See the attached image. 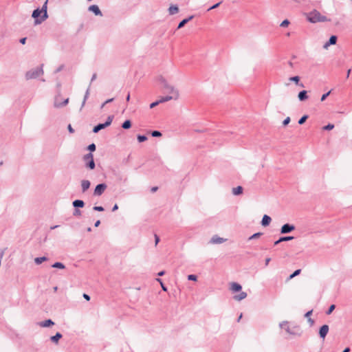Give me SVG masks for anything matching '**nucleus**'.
<instances>
[{"label":"nucleus","mask_w":352,"mask_h":352,"mask_svg":"<svg viewBox=\"0 0 352 352\" xmlns=\"http://www.w3.org/2000/svg\"><path fill=\"white\" fill-rule=\"evenodd\" d=\"M47 1L48 0L45 1L41 9L36 8L33 11L32 16V18L34 19V25H39L48 18V14L47 12Z\"/></svg>","instance_id":"obj_1"},{"label":"nucleus","mask_w":352,"mask_h":352,"mask_svg":"<svg viewBox=\"0 0 352 352\" xmlns=\"http://www.w3.org/2000/svg\"><path fill=\"white\" fill-rule=\"evenodd\" d=\"M307 19L311 23H316L318 22H326L329 21L330 19L327 16L322 15L318 10H314L306 14Z\"/></svg>","instance_id":"obj_2"},{"label":"nucleus","mask_w":352,"mask_h":352,"mask_svg":"<svg viewBox=\"0 0 352 352\" xmlns=\"http://www.w3.org/2000/svg\"><path fill=\"white\" fill-rule=\"evenodd\" d=\"M43 65L42 64L40 67L32 69L25 73V78L26 80L35 79L38 78L39 76L43 74Z\"/></svg>","instance_id":"obj_3"},{"label":"nucleus","mask_w":352,"mask_h":352,"mask_svg":"<svg viewBox=\"0 0 352 352\" xmlns=\"http://www.w3.org/2000/svg\"><path fill=\"white\" fill-rule=\"evenodd\" d=\"M83 161L85 162V167L90 170H94L96 167L94 155L89 153L83 156Z\"/></svg>","instance_id":"obj_4"},{"label":"nucleus","mask_w":352,"mask_h":352,"mask_svg":"<svg viewBox=\"0 0 352 352\" xmlns=\"http://www.w3.org/2000/svg\"><path fill=\"white\" fill-rule=\"evenodd\" d=\"M113 116H108L106 122L104 123H100L97 125H96L94 129H93V132L94 133H98L100 130L102 129H105L106 127L109 126V125H111L112 121H113Z\"/></svg>","instance_id":"obj_5"},{"label":"nucleus","mask_w":352,"mask_h":352,"mask_svg":"<svg viewBox=\"0 0 352 352\" xmlns=\"http://www.w3.org/2000/svg\"><path fill=\"white\" fill-rule=\"evenodd\" d=\"M107 186L104 183L98 184L94 189V195L100 196L101 195H102L104 193V192L107 189Z\"/></svg>","instance_id":"obj_6"},{"label":"nucleus","mask_w":352,"mask_h":352,"mask_svg":"<svg viewBox=\"0 0 352 352\" xmlns=\"http://www.w3.org/2000/svg\"><path fill=\"white\" fill-rule=\"evenodd\" d=\"M295 226L292 224L285 223L280 228V234H288L295 230Z\"/></svg>","instance_id":"obj_7"},{"label":"nucleus","mask_w":352,"mask_h":352,"mask_svg":"<svg viewBox=\"0 0 352 352\" xmlns=\"http://www.w3.org/2000/svg\"><path fill=\"white\" fill-rule=\"evenodd\" d=\"M329 328L327 324L322 325L319 329V336L322 339H324L329 332Z\"/></svg>","instance_id":"obj_8"},{"label":"nucleus","mask_w":352,"mask_h":352,"mask_svg":"<svg viewBox=\"0 0 352 352\" xmlns=\"http://www.w3.org/2000/svg\"><path fill=\"white\" fill-rule=\"evenodd\" d=\"M89 11L92 12L96 16H102V12L97 5H91L88 8Z\"/></svg>","instance_id":"obj_9"},{"label":"nucleus","mask_w":352,"mask_h":352,"mask_svg":"<svg viewBox=\"0 0 352 352\" xmlns=\"http://www.w3.org/2000/svg\"><path fill=\"white\" fill-rule=\"evenodd\" d=\"M338 38L335 35H332L330 36L329 41L324 43L323 45V47L325 49H327L329 46L331 45H335L337 42Z\"/></svg>","instance_id":"obj_10"},{"label":"nucleus","mask_w":352,"mask_h":352,"mask_svg":"<svg viewBox=\"0 0 352 352\" xmlns=\"http://www.w3.org/2000/svg\"><path fill=\"white\" fill-rule=\"evenodd\" d=\"M164 88L170 93H174L175 95V99L178 96V92L175 91L174 87L168 85L167 82L165 80H162Z\"/></svg>","instance_id":"obj_11"},{"label":"nucleus","mask_w":352,"mask_h":352,"mask_svg":"<svg viewBox=\"0 0 352 352\" xmlns=\"http://www.w3.org/2000/svg\"><path fill=\"white\" fill-rule=\"evenodd\" d=\"M164 88L170 93H174L175 95V99L178 96V92L175 91L174 87L168 85L167 82L165 80H162Z\"/></svg>","instance_id":"obj_12"},{"label":"nucleus","mask_w":352,"mask_h":352,"mask_svg":"<svg viewBox=\"0 0 352 352\" xmlns=\"http://www.w3.org/2000/svg\"><path fill=\"white\" fill-rule=\"evenodd\" d=\"M226 241V239L221 238L217 235H214L211 239L210 243L213 244H221Z\"/></svg>","instance_id":"obj_13"},{"label":"nucleus","mask_w":352,"mask_h":352,"mask_svg":"<svg viewBox=\"0 0 352 352\" xmlns=\"http://www.w3.org/2000/svg\"><path fill=\"white\" fill-rule=\"evenodd\" d=\"M68 102H69V98H66L65 100H64L63 101V102H58V97L57 96L55 98L54 107H56V108H60V107H64V106L67 105Z\"/></svg>","instance_id":"obj_14"},{"label":"nucleus","mask_w":352,"mask_h":352,"mask_svg":"<svg viewBox=\"0 0 352 352\" xmlns=\"http://www.w3.org/2000/svg\"><path fill=\"white\" fill-rule=\"evenodd\" d=\"M91 183L89 180L83 179L81 181L82 192H86L90 187Z\"/></svg>","instance_id":"obj_15"},{"label":"nucleus","mask_w":352,"mask_h":352,"mask_svg":"<svg viewBox=\"0 0 352 352\" xmlns=\"http://www.w3.org/2000/svg\"><path fill=\"white\" fill-rule=\"evenodd\" d=\"M294 239V237L292 236H281L277 241H276L274 242V245H277L278 244H279L281 242L291 241Z\"/></svg>","instance_id":"obj_16"},{"label":"nucleus","mask_w":352,"mask_h":352,"mask_svg":"<svg viewBox=\"0 0 352 352\" xmlns=\"http://www.w3.org/2000/svg\"><path fill=\"white\" fill-rule=\"evenodd\" d=\"M54 324V322L51 319H47L38 323V325L41 327H49Z\"/></svg>","instance_id":"obj_17"},{"label":"nucleus","mask_w":352,"mask_h":352,"mask_svg":"<svg viewBox=\"0 0 352 352\" xmlns=\"http://www.w3.org/2000/svg\"><path fill=\"white\" fill-rule=\"evenodd\" d=\"M280 327L285 329V330L289 334L294 335V332L291 331L289 327L288 326V322L287 321H283L280 323Z\"/></svg>","instance_id":"obj_18"},{"label":"nucleus","mask_w":352,"mask_h":352,"mask_svg":"<svg viewBox=\"0 0 352 352\" xmlns=\"http://www.w3.org/2000/svg\"><path fill=\"white\" fill-rule=\"evenodd\" d=\"M271 221L272 219L270 216L264 214L261 220V225L264 227H266L270 225Z\"/></svg>","instance_id":"obj_19"},{"label":"nucleus","mask_w":352,"mask_h":352,"mask_svg":"<svg viewBox=\"0 0 352 352\" xmlns=\"http://www.w3.org/2000/svg\"><path fill=\"white\" fill-rule=\"evenodd\" d=\"M241 289H242V287L239 283H234V282L231 283L230 289L233 292H241Z\"/></svg>","instance_id":"obj_20"},{"label":"nucleus","mask_w":352,"mask_h":352,"mask_svg":"<svg viewBox=\"0 0 352 352\" xmlns=\"http://www.w3.org/2000/svg\"><path fill=\"white\" fill-rule=\"evenodd\" d=\"M72 205L75 208H83L84 206H85V202L82 201V200H80V199H76L73 201L72 203Z\"/></svg>","instance_id":"obj_21"},{"label":"nucleus","mask_w":352,"mask_h":352,"mask_svg":"<svg viewBox=\"0 0 352 352\" xmlns=\"http://www.w3.org/2000/svg\"><path fill=\"white\" fill-rule=\"evenodd\" d=\"M298 98L300 101H304L308 98L307 91L302 90L298 93Z\"/></svg>","instance_id":"obj_22"},{"label":"nucleus","mask_w":352,"mask_h":352,"mask_svg":"<svg viewBox=\"0 0 352 352\" xmlns=\"http://www.w3.org/2000/svg\"><path fill=\"white\" fill-rule=\"evenodd\" d=\"M193 17H194V16L192 15V16H190L189 17L181 21L177 26V29H180V28H183L188 21L192 20L193 19Z\"/></svg>","instance_id":"obj_23"},{"label":"nucleus","mask_w":352,"mask_h":352,"mask_svg":"<svg viewBox=\"0 0 352 352\" xmlns=\"http://www.w3.org/2000/svg\"><path fill=\"white\" fill-rule=\"evenodd\" d=\"M247 297V293L245 292H241L239 295L234 296V299L240 301Z\"/></svg>","instance_id":"obj_24"},{"label":"nucleus","mask_w":352,"mask_h":352,"mask_svg":"<svg viewBox=\"0 0 352 352\" xmlns=\"http://www.w3.org/2000/svg\"><path fill=\"white\" fill-rule=\"evenodd\" d=\"M63 337L62 334L59 332H57L54 336L50 338L52 342L54 343H57L58 340Z\"/></svg>","instance_id":"obj_25"},{"label":"nucleus","mask_w":352,"mask_h":352,"mask_svg":"<svg viewBox=\"0 0 352 352\" xmlns=\"http://www.w3.org/2000/svg\"><path fill=\"white\" fill-rule=\"evenodd\" d=\"M168 12L170 15L177 14L179 12V8L175 5H172L168 8Z\"/></svg>","instance_id":"obj_26"},{"label":"nucleus","mask_w":352,"mask_h":352,"mask_svg":"<svg viewBox=\"0 0 352 352\" xmlns=\"http://www.w3.org/2000/svg\"><path fill=\"white\" fill-rule=\"evenodd\" d=\"M243 188L241 186H239L236 188H232V194L234 195H239L243 193Z\"/></svg>","instance_id":"obj_27"},{"label":"nucleus","mask_w":352,"mask_h":352,"mask_svg":"<svg viewBox=\"0 0 352 352\" xmlns=\"http://www.w3.org/2000/svg\"><path fill=\"white\" fill-rule=\"evenodd\" d=\"M48 258L46 256L36 257L34 258V262L36 265L41 264L43 261H47Z\"/></svg>","instance_id":"obj_28"},{"label":"nucleus","mask_w":352,"mask_h":352,"mask_svg":"<svg viewBox=\"0 0 352 352\" xmlns=\"http://www.w3.org/2000/svg\"><path fill=\"white\" fill-rule=\"evenodd\" d=\"M173 98H175V96H164V97H162L159 100V102L160 103H162V102H167V101H169Z\"/></svg>","instance_id":"obj_29"},{"label":"nucleus","mask_w":352,"mask_h":352,"mask_svg":"<svg viewBox=\"0 0 352 352\" xmlns=\"http://www.w3.org/2000/svg\"><path fill=\"white\" fill-rule=\"evenodd\" d=\"M124 129H129L131 127V122L129 120H126L122 124Z\"/></svg>","instance_id":"obj_30"},{"label":"nucleus","mask_w":352,"mask_h":352,"mask_svg":"<svg viewBox=\"0 0 352 352\" xmlns=\"http://www.w3.org/2000/svg\"><path fill=\"white\" fill-rule=\"evenodd\" d=\"M52 267L54 268H58V269H65V266L63 263H60V262H56L54 263L52 265Z\"/></svg>","instance_id":"obj_31"},{"label":"nucleus","mask_w":352,"mask_h":352,"mask_svg":"<svg viewBox=\"0 0 352 352\" xmlns=\"http://www.w3.org/2000/svg\"><path fill=\"white\" fill-rule=\"evenodd\" d=\"M301 272V270L298 269L295 270L288 278L289 280L292 279L293 278L296 277V276L299 275Z\"/></svg>","instance_id":"obj_32"},{"label":"nucleus","mask_w":352,"mask_h":352,"mask_svg":"<svg viewBox=\"0 0 352 352\" xmlns=\"http://www.w3.org/2000/svg\"><path fill=\"white\" fill-rule=\"evenodd\" d=\"M89 96V87L87 89V91L85 92V96H84V99H83V101L82 102V107L85 105V104L86 102V100H87Z\"/></svg>","instance_id":"obj_33"},{"label":"nucleus","mask_w":352,"mask_h":352,"mask_svg":"<svg viewBox=\"0 0 352 352\" xmlns=\"http://www.w3.org/2000/svg\"><path fill=\"white\" fill-rule=\"evenodd\" d=\"M137 139L139 142H143L147 140V137L144 135H138Z\"/></svg>","instance_id":"obj_34"},{"label":"nucleus","mask_w":352,"mask_h":352,"mask_svg":"<svg viewBox=\"0 0 352 352\" xmlns=\"http://www.w3.org/2000/svg\"><path fill=\"white\" fill-rule=\"evenodd\" d=\"M308 118V116L307 115H304L303 116H302L299 120H298V124H303L306 120H307Z\"/></svg>","instance_id":"obj_35"},{"label":"nucleus","mask_w":352,"mask_h":352,"mask_svg":"<svg viewBox=\"0 0 352 352\" xmlns=\"http://www.w3.org/2000/svg\"><path fill=\"white\" fill-rule=\"evenodd\" d=\"M263 234L262 232H256L249 237V240L257 239Z\"/></svg>","instance_id":"obj_36"},{"label":"nucleus","mask_w":352,"mask_h":352,"mask_svg":"<svg viewBox=\"0 0 352 352\" xmlns=\"http://www.w3.org/2000/svg\"><path fill=\"white\" fill-rule=\"evenodd\" d=\"M151 135L155 138L161 137L162 133L159 131H153L151 132Z\"/></svg>","instance_id":"obj_37"},{"label":"nucleus","mask_w":352,"mask_h":352,"mask_svg":"<svg viewBox=\"0 0 352 352\" xmlns=\"http://www.w3.org/2000/svg\"><path fill=\"white\" fill-rule=\"evenodd\" d=\"M336 308V305H331L329 309H327V311H326V314L327 315H330L333 311Z\"/></svg>","instance_id":"obj_38"},{"label":"nucleus","mask_w":352,"mask_h":352,"mask_svg":"<svg viewBox=\"0 0 352 352\" xmlns=\"http://www.w3.org/2000/svg\"><path fill=\"white\" fill-rule=\"evenodd\" d=\"M96 148V146L95 144H94V143L89 144L87 147V149L90 151L89 153L95 151Z\"/></svg>","instance_id":"obj_39"},{"label":"nucleus","mask_w":352,"mask_h":352,"mask_svg":"<svg viewBox=\"0 0 352 352\" xmlns=\"http://www.w3.org/2000/svg\"><path fill=\"white\" fill-rule=\"evenodd\" d=\"M156 280L158 281L160 283L162 290L164 291V292H166L167 291V287L164 285L162 279L157 278H156Z\"/></svg>","instance_id":"obj_40"},{"label":"nucleus","mask_w":352,"mask_h":352,"mask_svg":"<svg viewBox=\"0 0 352 352\" xmlns=\"http://www.w3.org/2000/svg\"><path fill=\"white\" fill-rule=\"evenodd\" d=\"M289 80L296 82V84H298V82L300 80V78L298 76H293L289 78Z\"/></svg>","instance_id":"obj_41"},{"label":"nucleus","mask_w":352,"mask_h":352,"mask_svg":"<svg viewBox=\"0 0 352 352\" xmlns=\"http://www.w3.org/2000/svg\"><path fill=\"white\" fill-rule=\"evenodd\" d=\"M334 128V125L332 124H328L327 125L324 126L323 127V129L324 130H326V131H329V130H331Z\"/></svg>","instance_id":"obj_42"},{"label":"nucleus","mask_w":352,"mask_h":352,"mask_svg":"<svg viewBox=\"0 0 352 352\" xmlns=\"http://www.w3.org/2000/svg\"><path fill=\"white\" fill-rule=\"evenodd\" d=\"M74 216H80L81 215V211L78 208H75L73 212Z\"/></svg>","instance_id":"obj_43"},{"label":"nucleus","mask_w":352,"mask_h":352,"mask_svg":"<svg viewBox=\"0 0 352 352\" xmlns=\"http://www.w3.org/2000/svg\"><path fill=\"white\" fill-rule=\"evenodd\" d=\"M197 277L195 274H190V275L188 276V280H194L195 281V280H197Z\"/></svg>","instance_id":"obj_44"},{"label":"nucleus","mask_w":352,"mask_h":352,"mask_svg":"<svg viewBox=\"0 0 352 352\" xmlns=\"http://www.w3.org/2000/svg\"><path fill=\"white\" fill-rule=\"evenodd\" d=\"M93 210L95 211H98V212H102L104 210V209L102 206H94L93 208Z\"/></svg>","instance_id":"obj_45"},{"label":"nucleus","mask_w":352,"mask_h":352,"mask_svg":"<svg viewBox=\"0 0 352 352\" xmlns=\"http://www.w3.org/2000/svg\"><path fill=\"white\" fill-rule=\"evenodd\" d=\"M221 3V2H219V3H217L216 4L213 5L212 6L210 7L208 9V11H210V10H212L213 9H215L217 8H218L220 4Z\"/></svg>","instance_id":"obj_46"},{"label":"nucleus","mask_w":352,"mask_h":352,"mask_svg":"<svg viewBox=\"0 0 352 352\" xmlns=\"http://www.w3.org/2000/svg\"><path fill=\"white\" fill-rule=\"evenodd\" d=\"M289 24V21L287 19H285L280 23L281 27H287Z\"/></svg>","instance_id":"obj_47"},{"label":"nucleus","mask_w":352,"mask_h":352,"mask_svg":"<svg viewBox=\"0 0 352 352\" xmlns=\"http://www.w3.org/2000/svg\"><path fill=\"white\" fill-rule=\"evenodd\" d=\"M159 104H160V102H159V100H157L155 102H152L151 104H150V108L151 109H153L155 107L157 106Z\"/></svg>","instance_id":"obj_48"},{"label":"nucleus","mask_w":352,"mask_h":352,"mask_svg":"<svg viewBox=\"0 0 352 352\" xmlns=\"http://www.w3.org/2000/svg\"><path fill=\"white\" fill-rule=\"evenodd\" d=\"M330 93H331V91L327 92L326 94H324L322 96L320 100L324 101L327 98V97L330 94Z\"/></svg>","instance_id":"obj_49"},{"label":"nucleus","mask_w":352,"mask_h":352,"mask_svg":"<svg viewBox=\"0 0 352 352\" xmlns=\"http://www.w3.org/2000/svg\"><path fill=\"white\" fill-rule=\"evenodd\" d=\"M290 122V118L289 117H287L283 122V124L284 126H286Z\"/></svg>","instance_id":"obj_50"},{"label":"nucleus","mask_w":352,"mask_h":352,"mask_svg":"<svg viewBox=\"0 0 352 352\" xmlns=\"http://www.w3.org/2000/svg\"><path fill=\"white\" fill-rule=\"evenodd\" d=\"M67 129H68V131H69V132L70 133H74V129L72 128L71 124L68 125Z\"/></svg>","instance_id":"obj_51"},{"label":"nucleus","mask_w":352,"mask_h":352,"mask_svg":"<svg viewBox=\"0 0 352 352\" xmlns=\"http://www.w3.org/2000/svg\"><path fill=\"white\" fill-rule=\"evenodd\" d=\"M311 314H312V310L309 311H307V312L305 314V317H306V318H310V316L311 315Z\"/></svg>","instance_id":"obj_52"},{"label":"nucleus","mask_w":352,"mask_h":352,"mask_svg":"<svg viewBox=\"0 0 352 352\" xmlns=\"http://www.w3.org/2000/svg\"><path fill=\"white\" fill-rule=\"evenodd\" d=\"M160 241V237L157 235V234H155V245H157V243H159Z\"/></svg>","instance_id":"obj_53"},{"label":"nucleus","mask_w":352,"mask_h":352,"mask_svg":"<svg viewBox=\"0 0 352 352\" xmlns=\"http://www.w3.org/2000/svg\"><path fill=\"white\" fill-rule=\"evenodd\" d=\"M26 40H27V38L24 37V38H21L19 41L21 44L24 45L26 42Z\"/></svg>","instance_id":"obj_54"},{"label":"nucleus","mask_w":352,"mask_h":352,"mask_svg":"<svg viewBox=\"0 0 352 352\" xmlns=\"http://www.w3.org/2000/svg\"><path fill=\"white\" fill-rule=\"evenodd\" d=\"M83 298L85 299H86L87 300H90V296L88 294H83Z\"/></svg>","instance_id":"obj_55"},{"label":"nucleus","mask_w":352,"mask_h":352,"mask_svg":"<svg viewBox=\"0 0 352 352\" xmlns=\"http://www.w3.org/2000/svg\"><path fill=\"white\" fill-rule=\"evenodd\" d=\"M63 67H64V65H60V66H59V67L56 69V72L57 73V72H60V71L63 69Z\"/></svg>","instance_id":"obj_56"},{"label":"nucleus","mask_w":352,"mask_h":352,"mask_svg":"<svg viewBox=\"0 0 352 352\" xmlns=\"http://www.w3.org/2000/svg\"><path fill=\"white\" fill-rule=\"evenodd\" d=\"M270 261H271V258H267L265 259V266H267V265H268V264H269V263H270Z\"/></svg>","instance_id":"obj_57"},{"label":"nucleus","mask_w":352,"mask_h":352,"mask_svg":"<svg viewBox=\"0 0 352 352\" xmlns=\"http://www.w3.org/2000/svg\"><path fill=\"white\" fill-rule=\"evenodd\" d=\"M118 209V206L117 204H115L113 207L112 208V211L114 212Z\"/></svg>","instance_id":"obj_58"},{"label":"nucleus","mask_w":352,"mask_h":352,"mask_svg":"<svg viewBox=\"0 0 352 352\" xmlns=\"http://www.w3.org/2000/svg\"><path fill=\"white\" fill-rule=\"evenodd\" d=\"M308 322L310 323L311 325H313L314 323V320L311 319V318H308Z\"/></svg>","instance_id":"obj_59"},{"label":"nucleus","mask_w":352,"mask_h":352,"mask_svg":"<svg viewBox=\"0 0 352 352\" xmlns=\"http://www.w3.org/2000/svg\"><path fill=\"white\" fill-rule=\"evenodd\" d=\"M96 76H97L96 74H93L91 79V82L96 80Z\"/></svg>","instance_id":"obj_60"},{"label":"nucleus","mask_w":352,"mask_h":352,"mask_svg":"<svg viewBox=\"0 0 352 352\" xmlns=\"http://www.w3.org/2000/svg\"><path fill=\"white\" fill-rule=\"evenodd\" d=\"M100 224V220H98L95 222V224H94V226L95 227H98Z\"/></svg>","instance_id":"obj_61"},{"label":"nucleus","mask_w":352,"mask_h":352,"mask_svg":"<svg viewBox=\"0 0 352 352\" xmlns=\"http://www.w3.org/2000/svg\"><path fill=\"white\" fill-rule=\"evenodd\" d=\"M114 100V98H110V99H108L105 102H104V104H107V103H109V102H113Z\"/></svg>","instance_id":"obj_62"},{"label":"nucleus","mask_w":352,"mask_h":352,"mask_svg":"<svg viewBox=\"0 0 352 352\" xmlns=\"http://www.w3.org/2000/svg\"><path fill=\"white\" fill-rule=\"evenodd\" d=\"M164 274H165V271H161V272H160L157 274V275H158L159 276H163Z\"/></svg>","instance_id":"obj_63"},{"label":"nucleus","mask_w":352,"mask_h":352,"mask_svg":"<svg viewBox=\"0 0 352 352\" xmlns=\"http://www.w3.org/2000/svg\"><path fill=\"white\" fill-rule=\"evenodd\" d=\"M350 348L349 347H346L344 349V351L342 352H349L350 351Z\"/></svg>","instance_id":"obj_64"}]
</instances>
